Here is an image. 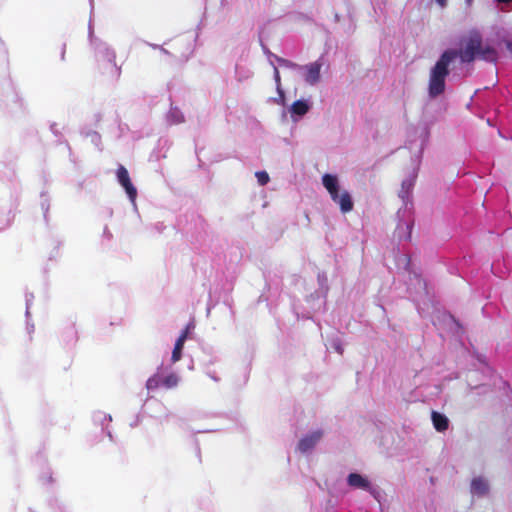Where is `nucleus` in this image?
<instances>
[{
	"label": "nucleus",
	"instance_id": "nucleus-18",
	"mask_svg": "<svg viewBox=\"0 0 512 512\" xmlns=\"http://www.w3.org/2000/svg\"><path fill=\"white\" fill-rule=\"evenodd\" d=\"M498 2L508 3L510 0H497Z\"/></svg>",
	"mask_w": 512,
	"mask_h": 512
},
{
	"label": "nucleus",
	"instance_id": "nucleus-3",
	"mask_svg": "<svg viewBox=\"0 0 512 512\" xmlns=\"http://www.w3.org/2000/svg\"><path fill=\"white\" fill-rule=\"evenodd\" d=\"M459 56L463 62H471L476 57L494 62L498 58L496 49L491 45H484L478 37L470 38L461 47Z\"/></svg>",
	"mask_w": 512,
	"mask_h": 512
},
{
	"label": "nucleus",
	"instance_id": "nucleus-19",
	"mask_svg": "<svg viewBox=\"0 0 512 512\" xmlns=\"http://www.w3.org/2000/svg\"><path fill=\"white\" fill-rule=\"evenodd\" d=\"M337 350H338V353H341V352H342V350H341V348H340V347H337Z\"/></svg>",
	"mask_w": 512,
	"mask_h": 512
},
{
	"label": "nucleus",
	"instance_id": "nucleus-16",
	"mask_svg": "<svg viewBox=\"0 0 512 512\" xmlns=\"http://www.w3.org/2000/svg\"><path fill=\"white\" fill-rule=\"evenodd\" d=\"M436 3L441 7L444 8L447 5V0H435Z\"/></svg>",
	"mask_w": 512,
	"mask_h": 512
},
{
	"label": "nucleus",
	"instance_id": "nucleus-6",
	"mask_svg": "<svg viewBox=\"0 0 512 512\" xmlns=\"http://www.w3.org/2000/svg\"><path fill=\"white\" fill-rule=\"evenodd\" d=\"M117 178L122 187L125 189L129 199L131 202H135L137 191L136 188L133 186L128 171L125 167L121 166L117 170Z\"/></svg>",
	"mask_w": 512,
	"mask_h": 512
},
{
	"label": "nucleus",
	"instance_id": "nucleus-20",
	"mask_svg": "<svg viewBox=\"0 0 512 512\" xmlns=\"http://www.w3.org/2000/svg\"><path fill=\"white\" fill-rule=\"evenodd\" d=\"M472 0H467L468 3H471Z\"/></svg>",
	"mask_w": 512,
	"mask_h": 512
},
{
	"label": "nucleus",
	"instance_id": "nucleus-14",
	"mask_svg": "<svg viewBox=\"0 0 512 512\" xmlns=\"http://www.w3.org/2000/svg\"><path fill=\"white\" fill-rule=\"evenodd\" d=\"M178 383V378L175 375H170L165 379L167 387H174Z\"/></svg>",
	"mask_w": 512,
	"mask_h": 512
},
{
	"label": "nucleus",
	"instance_id": "nucleus-9",
	"mask_svg": "<svg viewBox=\"0 0 512 512\" xmlns=\"http://www.w3.org/2000/svg\"><path fill=\"white\" fill-rule=\"evenodd\" d=\"M348 484L356 489L368 490L370 488V482L367 477L357 474L351 473L347 478Z\"/></svg>",
	"mask_w": 512,
	"mask_h": 512
},
{
	"label": "nucleus",
	"instance_id": "nucleus-7",
	"mask_svg": "<svg viewBox=\"0 0 512 512\" xmlns=\"http://www.w3.org/2000/svg\"><path fill=\"white\" fill-rule=\"evenodd\" d=\"M322 63L319 61L312 62L304 67V80L309 85L317 84L321 79Z\"/></svg>",
	"mask_w": 512,
	"mask_h": 512
},
{
	"label": "nucleus",
	"instance_id": "nucleus-10",
	"mask_svg": "<svg viewBox=\"0 0 512 512\" xmlns=\"http://www.w3.org/2000/svg\"><path fill=\"white\" fill-rule=\"evenodd\" d=\"M320 437H321V435L318 432H315V433H312V434H309V435L303 437L299 441L298 449L303 453L310 451L316 445V443L319 441Z\"/></svg>",
	"mask_w": 512,
	"mask_h": 512
},
{
	"label": "nucleus",
	"instance_id": "nucleus-17",
	"mask_svg": "<svg viewBox=\"0 0 512 512\" xmlns=\"http://www.w3.org/2000/svg\"><path fill=\"white\" fill-rule=\"evenodd\" d=\"M506 47H507L508 51L510 52V54L512 55V42H508L506 44Z\"/></svg>",
	"mask_w": 512,
	"mask_h": 512
},
{
	"label": "nucleus",
	"instance_id": "nucleus-8",
	"mask_svg": "<svg viewBox=\"0 0 512 512\" xmlns=\"http://www.w3.org/2000/svg\"><path fill=\"white\" fill-rule=\"evenodd\" d=\"M490 481L486 477H475L471 482V493L483 497L490 492Z\"/></svg>",
	"mask_w": 512,
	"mask_h": 512
},
{
	"label": "nucleus",
	"instance_id": "nucleus-2",
	"mask_svg": "<svg viewBox=\"0 0 512 512\" xmlns=\"http://www.w3.org/2000/svg\"><path fill=\"white\" fill-rule=\"evenodd\" d=\"M321 181L332 202L339 207L340 212L350 213L354 208V201L349 191L342 186L340 178L335 174L326 173L322 176Z\"/></svg>",
	"mask_w": 512,
	"mask_h": 512
},
{
	"label": "nucleus",
	"instance_id": "nucleus-1",
	"mask_svg": "<svg viewBox=\"0 0 512 512\" xmlns=\"http://www.w3.org/2000/svg\"><path fill=\"white\" fill-rule=\"evenodd\" d=\"M456 56L457 52L446 51L430 69L427 82V91L429 97L436 98L444 93L445 79L448 75V67L456 58Z\"/></svg>",
	"mask_w": 512,
	"mask_h": 512
},
{
	"label": "nucleus",
	"instance_id": "nucleus-5",
	"mask_svg": "<svg viewBox=\"0 0 512 512\" xmlns=\"http://www.w3.org/2000/svg\"><path fill=\"white\" fill-rule=\"evenodd\" d=\"M296 66L295 64L287 61V60H279L278 61V66L275 67V71H274V78H275V82H276V89H277V92H278V95H279V98L276 100V102L278 104H284L285 103V94H284V91L282 89V85H281V79H280V74H279V70H288V69H294Z\"/></svg>",
	"mask_w": 512,
	"mask_h": 512
},
{
	"label": "nucleus",
	"instance_id": "nucleus-13",
	"mask_svg": "<svg viewBox=\"0 0 512 512\" xmlns=\"http://www.w3.org/2000/svg\"><path fill=\"white\" fill-rule=\"evenodd\" d=\"M255 177L260 185H265L269 182V175L265 171H258L255 173Z\"/></svg>",
	"mask_w": 512,
	"mask_h": 512
},
{
	"label": "nucleus",
	"instance_id": "nucleus-4",
	"mask_svg": "<svg viewBox=\"0 0 512 512\" xmlns=\"http://www.w3.org/2000/svg\"><path fill=\"white\" fill-rule=\"evenodd\" d=\"M311 108V103L306 99H299L294 101L288 108L291 120L293 122L299 121L304 115H306Z\"/></svg>",
	"mask_w": 512,
	"mask_h": 512
},
{
	"label": "nucleus",
	"instance_id": "nucleus-11",
	"mask_svg": "<svg viewBox=\"0 0 512 512\" xmlns=\"http://www.w3.org/2000/svg\"><path fill=\"white\" fill-rule=\"evenodd\" d=\"M431 420H432L434 428L438 432H444L448 429L449 420L444 414L433 411L431 414Z\"/></svg>",
	"mask_w": 512,
	"mask_h": 512
},
{
	"label": "nucleus",
	"instance_id": "nucleus-12",
	"mask_svg": "<svg viewBox=\"0 0 512 512\" xmlns=\"http://www.w3.org/2000/svg\"><path fill=\"white\" fill-rule=\"evenodd\" d=\"M187 337V332H184L177 340L173 353H172V361L177 362L181 358V352Z\"/></svg>",
	"mask_w": 512,
	"mask_h": 512
},
{
	"label": "nucleus",
	"instance_id": "nucleus-15",
	"mask_svg": "<svg viewBox=\"0 0 512 512\" xmlns=\"http://www.w3.org/2000/svg\"><path fill=\"white\" fill-rule=\"evenodd\" d=\"M158 386V380L157 378H150L148 381H147V388L148 389H153V388H156Z\"/></svg>",
	"mask_w": 512,
	"mask_h": 512
}]
</instances>
